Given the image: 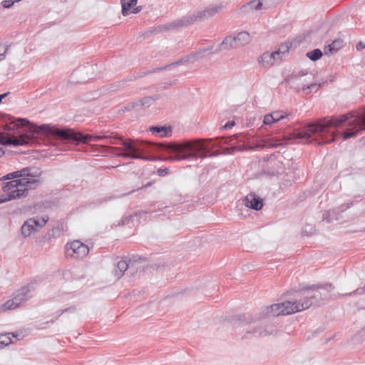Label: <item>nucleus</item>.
Listing matches in <instances>:
<instances>
[{"mask_svg": "<svg viewBox=\"0 0 365 365\" xmlns=\"http://www.w3.org/2000/svg\"><path fill=\"white\" fill-rule=\"evenodd\" d=\"M9 94V92H7V93H4L3 94H0V103L1 102V101L6 98L8 95Z\"/></svg>", "mask_w": 365, "mask_h": 365, "instance_id": "obj_42", "label": "nucleus"}, {"mask_svg": "<svg viewBox=\"0 0 365 365\" xmlns=\"http://www.w3.org/2000/svg\"><path fill=\"white\" fill-rule=\"evenodd\" d=\"M191 63V60L190 58H189V56H186L183 58H182L181 59L174 62V63H172L169 65H167L165 66H164L163 68H158L157 70L158 71H161L163 69H165L166 68L168 67H170V66H177V65H180V64H185V63Z\"/></svg>", "mask_w": 365, "mask_h": 365, "instance_id": "obj_29", "label": "nucleus"}, {"mask_svg": "<svg viewBox=\"0 0 365 365\" xmlns=\"http://www.w3.org/2000/svg\"><path fill=\"white\" fill-rule=\"evenodd\" d=\"M172 160H183L190 158H205L211 148L202 139L170 143L164 147Z\"/></svg>", "mask_w": 365, "mask_h": 365, "instance_id": "obj_3", "label": "nucleus"}, {"mask_svg": "<svg viewBox=\"0 0 365 365\" xmlns=\"http://www.w3.org/2000/svg\"><path fill=\"white\" fill-rule=\"evenodd\" d=\"M8 48L3 44H0V61L5 58Z\"/></svg>", "mask_w": 365, "mask_h": 365, "instance_id": "obj_34", "label": "nucleus"}, {"mask_svg": "<svg viewBox=\"0 0 365 365\" xmlns=\"http://www.w3.org/2000/svg\"><path fill=\"white\" fill-rule=\"evenodd\" d=\"M364 292V288H358L352 292H349L344 294H339V296H351L354 294H362Z\"/></svg>", "mask_w": 365, "mask_h": 365, "instance_id": "obj_33", "label": "nucleus"}, {"mask_svg": "<svg viewBox=\"0 0 365 365\" xmlns=\"http://www.w3.org/2000/svg\"><path fill=\"white\" fill-rule=\"evenodd\" d=\"M151 185V182H148L147 185H145L144 187H148Z\"/></svg>", "mask_w": 365, "mask_h": 365, "instance_id": "obj_44", "label": "nucleus"}, {"mask_svg": "<svg viewBox=\"0 0 365 365\" xmlns=\"http://www.w3.org/2000/svg\"><path fill=\"white\" fill-rule=\"evenodd\" d=\"M138 262L136 260L124 259L119 261L115 269L114 274L117 279H120L127 272V274L133 276L137 272Z\"/></svg>", "mask_w": 365, "mask_h": 365, "instance_id": "obj_11", "label": "nucleus"}, {"mask_svg": "<svg viewBox=\"0 0 365 365\" xmlns=\"http://www.w3.org/2000/svg\"><path fill=\"white\" fill-rule=\"evenodd\" d=\"M334 287L331 283L324 284L312 285L304 293L302 298L303 301H309L311 306L321 300L327 299L329 297V293L334 290Z\"/></svg>", "mask_w": 365, "mask_h": 365, "instance_id": "obj_7", "label": "nucleus"}, {"mask_svg": "<svg viewBox=\"0 0 365 365\" xmlns=\"http://www.w3.org/2000/svg\"><path fill=\"white\" fill-rule=\"evenodd\" d=\"M251 41V36L247 31L239 32L236 36H227L219 45V52L222 49L236 48L248 44Z\"/></svg>", "mask_w": 365, "mask_h": 365, "instance_id": "obj_8", "label": "nucleus"}, {"mask_svg": "<svg viewBox=\"0 0 365 365\" xmlns=\"http://www.w3.org/2000/svg\"><path fill=\"white\" fill-rule=\"evenodd\" d=\"M235 137L236 138V139H239L240 140H241V137H243V135H242V134L240 133V134L235 135Z\"/></svg>", "mask_w": 365, "mask_h": 365, "instance_id": "obj_43", "label": "nucleus"}, {"mask_svg": "<svg viewBox=\"0 0 365 365\" xmlns=\"http://www.w3.org/2000/svg\"><path fill=\"white\" fill-rule=\"evenodd\" d=\"M235 125V121H233V120H232V121H229V122H227V123L223 126V128H224L225 129H229V128H232Z\"/></svg>", "mask_w": 365, "mask_h": 365, "instance_id": "obj_37", "label": "nucleus"}, {"mask_svg": "<svg viewBox=\"0 0 365 365\" xmlns=\"http://www.w3.org/2000/svg\"><path fill=\"white\" fill-rule=\"evenodd\" d=\"M209 18H210L209 11L207 8H205L202 11H197L191 15L184 16L182 19L174 21L167 25L160 26L158 29L160 31H164L180 27H186L195 24V22L201 21Z\"/></svg>", "mask_w": 365, "mask_h": 365, "instance_id": "obj_4", "label": "nucleus"}, {"mask_svg": "<svg viewBox=\"0 0 365 365\" xmlns=\"http://www.w3.org/2000/svg\"><path fill=\"white\" fill-rule=\"evenodd\" d=\"M95 70L93 66H82L76 68L73 71L71 76V78L68 81V83H83L87 82L93 77L90 76Z\"/></svg>", "mask_w": 365, "mask_h": 365, "instance_id": "obj_12", "label": "nucleus"}, {"mask_svg": "<svg viewBox=\"0 0 365 365\" xmlns=\"http://www.w3.org/2000/svg\"><path fill=\"white\" fill-rule=\"evenodd\" d=\"M10 334H11L13 337L17 338L19 336V334L17 331L12 333L0 334V349L6 346H8L12 343Z\"/></svg>", "mask_w": 365, "mask_h": 365, "instance_id": "obj_24", "label": "nucleus"}, {"mask_svg": "<svg viewBox=\"0 0 365 365\" xmlns=\"http://www.w3.org/2000/svg\"><path fill=\"white\" fill-rule=\"evenodd\" d=\"M351 204H343L339 207L329 210L323 214V220L330 222L332 220H338L339 218L338 215L340 212L347 210Z\"/></svg>", "mask_w": 365, "mask_h": 365, "instance_id": "obj_18", "label": "nucleus"}, {"mask_svg": "<svg viewBox=\"0 0 365 365\" xmlns=\"http://www.w3.org/2000/svg\"><path fill=\"white\" fill-rule=\"evenodd\" d=\"M89 252L88 245L79 240H73L66 245V255L74 259L85 257Z\"/></svg>", "mask_w": 365, "mask_h": 365, "instance_id": "obj_10", "label": "nucleus"}, {"mask_svg": "<svg viewBox=\"0 0 365 365\" xmlns=\"http://www.w3.org/2000/svg\"><path fill=\"white\" fill-rule=\"evenodd\" d=\"M268 173L271 175H277L284 171V167L282 162L273 158H270L267 164Z\"/></svg>", "mask_w": 365, "mask_h": 365, "instance_id": "obj_19", "label": "nucleus"}, {"mask_svg": "<svg viewBox=\"0 0 365 365\" xmlns=\"http://www.w3.org/2000/svg\"><path fill=\"white\" fill-rule=\"evenodd\" d=\"M12 124L14 128L23 127L29 125L26 133L18 137L0 133V144L3 145H24L33 142L36 135L43 133L46 135H53L63 140H66L76 144L79 143H88L91 141L98 142L101 140H110L111 144L120 145L122 147L110 148L112 152L118 157L135 159V140L131 139L122 140L111 135H83L81 133L75 132L72 129H60L48 125L40 126L31 124L26 118H17ZM4 154V151L0 148V157Z\"/></svg>", "mask_w": 365, "mask_h": 365, "instance_id": "obj_1", "label": "nucleus"}, {"mask_svg": "<svg viewBox=\"0 0 365 365\" xmlns=\"http://www.w3.org/2000/svg\"><path fill=\"white\" fill-rule=\"evenodd\" d=\"M363 48H365V44L364 43H362V42L358 43L357 45H356V49L358 51H360V50H361Z\"/></svg>", "mask_w": 365, "mask_h": 365, "instance_id": "obj_39", "label": "nucleus"}, {"mask_svg": "<svg viewBox=\"0 0 365 365\" xmlns=\"http://www.w3.org/2000/svg\"><path fill=\"white\" fill-rule=\"evenodd\" d=\"M283 306L282 303L274 304L269 307H267L262 312L263 317H277L282 315L281 312Z\"/></svg>", "mask_w": 365, "mask_h": 365, "instance_id": "obj_20", "label": "nucleus"}, {"mask_svg": "<svg viewBox=\"0 0 365 365\" xmlns=\"http://www.w3.org/2000/svg\"><path fill=\"white\" fill-rule=\"evenodd\" d=\"M275 123L274 118H273V115L272 113H269L264 115L263 119V124L266 125H270Z\"/></svg>", "mask_w": 365, "mask_h": 365, "instance_id": "obj_32", "label": "nucleus"}, {"mask_svg": "<svg viewBox=\"0 0 365 365\" xmlns=\"http://www.w3.org/2000/svg\"><path fill=\"white\" fill-rule=\"evenodd\" d=\"M268 9L264 5V1L261 0H252L243 4L238 9V14H247L254 11H261Z\"/></svg>", "mask_w": 365, "mask_h": 365, "instance_id": "obj_15", "label": "nucleus"}, {"mask_svg": "<svg viewBox=\"0 0 365 365\" xmlns=\"http://www.w3.org/2000/svg\"><path fill=\"white\" fill-rule=\"evenodd\" d=\"M277 333V329L273 324H264L258 319L251 322L243 336L245 339L264 337L274 335Z\"/></svg>", "mask_w": 365, "mask_h": 365, "instance_id": "obj_6", "label": "nucleus"}, {"mask_svg": "<svg viewBox=\"0 0 365 365\" xmlns=\"http://www.w3.org/2000/svg\"><path fill=\"white\" fill-rule=\"evenodd\" d=\"M140 11H141V7H140V6H139V7L134 8V9L131 11V13H133V14H138V13H139Z\"/></svg>", "mask_w": 365, "mask_h": 365, "instance_id": "obj_41", "label": "nucleus"}, {"mask_svg": "<svg viewBox=\"0 0 365 365\" xmlns=\"http://www.w3.org/2000/svg\"><path fill=\"white\" fill-rule=\"evenodd\" d=\"M150 130L153 134L160 138L169 137L172 135V128L170 125L152 126L150 128Z\"/></svg>", "mask_w": 365, "mask_h": 365, "instance_id": "obj_21", "label": "nucleus"}, {"mask_svg": "<svg viewBox=\"0 0 365 365\" xmlns=\"http://www.w3.org/2000/svg\"><path fill=\"white\" fill-rule=\"evenodd\" d=\"M244 205L249 208L260 210L263 207L262 199L254 192L249 193L243 200Z\"/></svg>", "mask_w": 365, "mask_h": 365, "instance_id": "obj_16", "label": "nucleus"}, {"mask_svg": "<svg viewBox=\"0 0 365 365\" xmlns=\"http://www.w3.org/2000/svg\"><path fill=\"white\" fill-rule=\"evenodd\" d=\"M207 8L209 11L210 16L212 17L221 11L222 6L221 5H211Z\"/></svg>", "mask_w": 365, "mask_h": 365, "instance_id": "obj_31", "label": "nucleus"}, {"mask_svg": "<svg viewBox=\"0 0 365 365\" xmlns=\"http://www.w3.org/2000/svg\"><path fill=\"white\" fill-rule=\"evenodd\" d=\"M271 113L274 118L275 123L282 120L288 116V113L283 110H275Z\"/></svg>", "mask_w": 365, "mask_h": 365, "instance_id": "obj_30", "label": "nucleus"}, {"mask_svg": "<svg viewBox=\"0 0 365 365\" xmlns=\"http://www.w3.org/2000/svg\"><path fill=\"white\" fill-rule=\"evenodd\" d=\"M138 0H120L122 14L124 16L131 13V9L137 4Z\"/></svg>", "mask_w": 365, "mask_h": 365, "instance_id": "obj_23", "label": "nucleus"}, {"mask_svg": "<svg viewBox=\"0 0 365 365\" xmlns=\"http://www.w3.org/2000/svg\"><path fill=\"white\" fill-rule=\"evenodd\" d=\"M151 101L150 98H144L140 101V106H144L145 104L149 103V102Z\"/></svg>", "mask_w": 365, "mask_h": 365, "instance_id": "obj_38", "label": "nucleus"}, {"mask_svg": "<svg viewBox=\"0 0 365 365\" xmlns=\"http://www.w3.org/2000/svg\"><path fill=\"white\" fill-rule=\"evenodd\" d=\"M312 75L311 73H298V74H293L292 75L289 79L288 81L291 85H296L297 87L296 88L299 89L300 88H302V89L304 91L306 89L309 90H317V88L320 86V84L317 85L316 83H311L309 85H307L306 83L307 82V78H312Z\"/></svg>", "mask_w": 365, "mask_h": 365, "instance_id": "obj_13", "label": "nucleus"}, {"mask_svg": "<svg viewBox=\"0 0 365 365\" xmlns=\"http://www.w3.org/2000/svg\"><path fill=\"white\" fill-rule=\"evenodd\" d=\"M148 213V212H147V211L141 210V211L136 212L132 215H130L127 217H125L122 219V225H128L130 221H133L135 217L141 218L143 217H146V215Z\"/></svg>", "mask_w": 365, "mask_h": 365, "instance_id": "obj_25", "label": "nucleus"}, {"mask_svg": "<svg viewBox=\"0 0 365 365\" xmlns=\"http://www.w3.org/2000/svg\"><path fill=\"white\" fill-rule=\"evenodd\" d=\"M290 46L291 43L289 42H285L276 48L274 51L277 52V56L282 60V56L289 52Z\"/></svg>", "mask_w": 365, "mask_h": 365, "instance_id": "obj_26", "label": "nucleus"}, {"mask_svg": "<svg viewBox=\"0 0 365 365\" xmlns=\"http://www.w3.org/2000/svg\"><path fill=\"white\" fill-rule=\"evenodd\" d=\"M14 4L13 0H4L1 2L2 6L6 9L10 8Z\"/></svg>", "mask_w": 365, "mask_h": 365, "instance_id": "obj_35", "label": "nucleus"}, {"mask_svg": "<svg viewBox=\"0 0 365 365\" xmlns=\"http://www.w3.org/2000/svg\"><path fill=\"white\" fill-rule=\"evenodd\" d=\"M48 220V217H32L26 220L21 226V234L24 237L31 236L41 229Z\"/></svg>", "mask_w": 365, "mask_h": 365, "instance_id": "obj_9", "label": "nucleus"}, {"mask_svg": "<svg viewBox=\"0 0 365 365\" xmlns=\"http://www.w3.org/2000/svg\"><path fill=\"white\" fill-rule=\"evenodd\" d=\"M344 41L341 38H337L331 42L329 45L325 46L324 54L327 56L331 55L337 52L343 47Z\"/></svg>", "mask_w": 365, "mask_h": 365, "instance_id": "obj_22", "label": "nucleus"}, {"mask_svg": "<svg viewBox=\"0 0 365 365\" xmlns=\"http://www.w3.org/2000/svg\"><path fill=\"white\" fill-rule=\"evenodd\" d=\"M168 169H164V170H163V169H159V170H158V174H159L160 175H165V174H167V173H168Z\"/></svg>", "mask_w": 365, "mask_h": 365, "instance_id": "obj_40", "label": "nucleus"}, {"mask_svg": "<svg viewBox=\"0 0 365 365\" xmlns=\"http://www.w3.org/2000/svg\"><path fill=\"white\" fill-rule=\"evenodd\" d=\"M75 310V308L74 307H69V308H66V309H60L58 310L56 314H57V317H59L61 316V314H63L64 312H73Z\"/></svg>", "mask_w": 365, "mask_h": 365, "instance_id": "obj_36", "label": "nucleus"}, {"mask_svg": "<svg viewBox=\"0 0 365 365\" xmlns=\"http://www.w3.org/2000/svg\"><path fill=\"white\" fill-rule=\"evenodd\" d=\"M4 193L2 194L1 195V197L0 198V200H1V199H4ZM0 202H2L1 201H0Z\"/></svg>", "mask_w": 365, "mask_h": 365, "instance_id": "obj_45", "label": "nucleus"}, {"mask_svg": "<svg viewBox=\"0 0 365 365\" xmlns=\"http://www.w3.org/2000/svg\"><path fill=\"white\" fill-rule=\"evenodd\" d=\"M41 174L42 171L38 168L26 167L4 176V179L13 180L4 185L2 190L4 198L1 201L6 202L27 196L29 190H34L42 184L39 179Z\"/></svg>", "mask_w": 365, "mask_h": 365, "instance_id": "obj_2", "label": "nucleus"}, {"mask_svg": "<svg viewBox=\"0 0 365 365\" xmlns=\"http://www.w3.org/2000/svg\"><path fill=\"white\" fill-rule=\"evenodd\" d=\"M322 56V52L320 49L316 48L312 51L307 53V56L312 61H317Z\"/></svg>", "mask_w": 365, "mask_h": 365, "instance_id": "obj_28", "label": "nucleus"}, {"mask_svg": "<svg viewBox=\"0 0 365 365\" xmlns=\"http://www.w3.org/2000/svg\"><path fill=\"white\" fill-rule=\"evenodd\" d=\"M282 305L283 306L281 311L282 312V315L292 314L305 310L311 307V304L308 300L303 301L302 299L299 301H285L282 302Z\"/></svg>", "mask_w": 365, "mask_h": 365, "instance_id": "obj_14", "label": "nucleus"}, {"mask_svg": "<svg viewBox=\"0 0 365 365\" xmlns=\"http://www.w3.org/2000/svg\"><path fill=\"white\" fill-rule=\"evenodd\" d=\"M281 61V59L277 56V52L274 51L272 53L265 52L259 58V62L264 67L272 66Z\"/></svg>", "mask_w": 365, "mask_h": 365, "instance_id": "obj_17", "label": "nucleus"}, {"mask_svg": "<svg viewBox=\"0 0 365 365\" xmlns=\"http://www.w3.org/2000/svg\"><path fill=\"white\" fill-rule=\"evenodd\" d=\"M210 50V48H202L196 52L191 53L190 54L188 55L189 58L191 60V63H194L195 61L202 58L205 56V53Z\"/></svg>", "mask_w": 365, "mask_h": 365, "instance_id": "obj_27", "label": "nucleus"}, {"mask_svg": "<svg viewBox=\"0 0 365 365\" xmlns=\"http://www.w3.org/2000/svg\"><path fill=\"white\" fill-rule=\"evenodd\" d=\"M33 290V286L28 284L20 288L13 294V297L7 300L4 304L1 305L0 311L5 312L15 309L22 306L27 300L31 298V292Z\"/></svg>", "mask_w": 365, "mask_h": 365, "instance_id": "obj_5", "label": "nucleus"}]
</instances>
